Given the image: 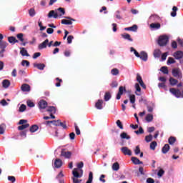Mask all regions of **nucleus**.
<instances>
[{"label":"nucleus","mask_w":183,"mask_h":183,"mask_svg":"<svg viewBox=\"0 0 183 183\" xmlns=\"http://www.w3.org/2000/svg\"><path fill=\"white\" fill-rule=\"evenodd\" d=\"M169 42V37L166 35L160 36L158 39L159 46H165Z\"/></svg>","instance_id":"f257e3e1"},{"label":"nucleus","mask_w":183,"mask_h":183,"mask_svg":"<svg viewBox=\"0 0 183 183\" xmlns=\"http://www.w3.org/2000/svg\"><path fill=\"white\" fill-rule=\"evenodd\" d=\"M172 74L173 75V76H174V78H182V72L181 71V69L178 68L173 69L172 70Z\"/></svg>","instance_id":"f03ea898"},{"label":"nucleus","mask_w":183,"mask_h":183,"mask_svg":"<svg viewBox=\"0 0 183 183\" xmlns=\"http://www.w3.org/2000/svg\"><path fill=\"white\" fill-rule=\"evenodd\" d=\"M66 19H62L61 20V24L63 25H72V21L74 22L75 19L69 17V16H64ZM69 19V20H66Z\"/></svg>","instance_id":"7ed1b4c3"},{"label":"nucleus","mask_w":183,"mask_h":183,"mask_svg":"<svg viewBox=\"0 0 183 183\" xmlns=\"http://www.w3.org/2000/svg\"><path fill=\"white\" fill-rule=\"evenodd\" d=\"M72 155V152H66L65 149H62L61 152V157H64V158L69 159L71 158V156Z\"/></svg>","instance_id":"20e7f679"},{"label":"nucleus","mask_w":183,"mask_h":183,"mask_svg":"<svg viewBox=\"0 0 183 183\" xmlns=\"http://www.w3.org/2000/svg\"><path fill=\"white\" fill-rule=\"evenodd\" d=\"M121 151L122 154H124V155H129V157L132 155V151H131V149H129L127 147H122Z\"/></svg>","instance_id":"39448f33"},{"label":"nucleus","mask_w":183,"mask_h":183,"mask_svg":"<svg viewBox=\"0 0 183 183\" xmlns=\"http://www.w3.org/2000/svg\"><path fill=\"white\" fill-rule=\"evenodd\" d=\"M48 107V102L46 101L41 99L39 102V108L40 109H45Z\"/></svg>","instance_id":"423d86ee"},{"label":"nucleus","mask_w":183,"mask_h":183,"mask_svg":"<svg viewBox=\"0 0 183 183\" xmlns=\"http://www.w3.org/2000/svg\"><path fill=\"white\" fill-rule=\"evenodd\" d=\"M21 89L23 92H29V91H31V86L28 84H23L21 86Z\"/></svg>","instance_id":"0eeeda50"},{"label":"nucleus","mask_w":183,"mask_h":183,"mask_svg":"<svg viewBox=\"0 0 183 183\" xmlns=\"http://www.w3.org/2000/svg\"><path fill=\"white\" fill-rule=\"evenodd\" d=\"M173 56L175 59H182L183 58V51H177L174 52Z\"/></svg>","instance_id":"6e6552de"},{"label":"nucleus","mask_w":183,"mask_h":183,"mask_svg":"<svg viewBox=\"0 0 183 183\" xmlns=\"http://www.w3.org/2000/svg\"><path fill=\"white\" fill-rule=\"evenodd\" d=\"M139 58H140L142 61L147 62V61H148V54L145 51H141L140 56Z\"/></svg>","instance_id":"1a4fd4ad"},{"label":"nucleus","mask_w":183,"mask_h":183,"mask_svg":"<svg viewBox=\"0 0 183 183\" xmlns=\"http://www.w3.org/2000/svg\"><path fill=\"white\" fill-rule=\"evenodd\" d=\"M124 31H132V32H137V31H138V26L134 24L132 26L126 27L124 28Z\"/></svg>","instance_id":"9d476101"},{"label":"nucleus","mask_w":183,"mask_h":183,"mask_svg":"<svg viewBox=\"0 0 183 183\" xmlns=\"http://www.w3.org/2000/svg\"><path fill=\"white\" fill-rule=\"evenodd\" d=\"M103 104H104V100H102V99H99V100L97 101V102H96V104H95V108H97V109H102V108H103V107H102Z\"/></svg>","instance_id":"9b49d317"},{"label":"nucleus","mask_w":183,"mask_h":183,"mask_svg":"<svg viewBox=\"0 0 183 183\" xmlns=\"http://www.w3.org/2000/svg\"><path fill=\"white\" fill-rule=\"evenodd\" d=\"M132 162H133L134 165H141L143 164V162H141L139 159H138V157H132Z\"/></svg>","instance_id":"f8f14e48"},{"label":"nucleus","mask_w":183,"mask_h":183,"mask_svg":"<svg viewBox=\"0 0 183 183\" xmlns=\"http://www.w3.org/2000/svg\"><path fill=\"white\" fill-rule=\"evenodd\" d=\"M33 65L34 68H37V69H39L40 71H44V69H45V64L34 63Z\"/></svg>","instance_id":"ddd939ff"},{"label":"nucleus","mask_w":183,"mask_h":183,"mask_svg":"<svg viewBox=\"0 0 183 183\" xmlns=\"http://www.w3.org/2000/svg\"><path fill=\"white\" fill-rule=\"evenodd\" d=\"M52 16L56 19V18H58V13H55L54 10L50 11L48 14V18H52Z\"/></svg>","instance_id":"4468645a"},{"label":"nucleus","mask_w":183,"mask_h":183,"mask_svg":"<svg viewBox=\"0 0 183 183\" xmlns=\"http://www.w3.org/2000/svg\"><path fill=\"white\" fill-rule=\"evenodd\" d=\"M49 42V40L46 39L44 41L39 45V49H44L46 48V44Z\"/></svg>","instance_id":"2eb2a0df"},{"label":"nucleus","mask_w":183,"mask_h":183,"mask_svg":"<svg viewBox=\"0 0 183 183\" xmlns=\"http://www.w3.org/2000/svg\"><path fill=\"white\" fill-rule=\"evenodd\" d=\"M122 36L124 38V39H127V41H129L130 42H132V41H134V39H132V38H131V35L128 33H124V34H122Z\"/></svg>","instance_id":"dca6fc26"},{"label":"nucleus","mask_w":183,"mask_h":183,"mask_svg":"<svg viewBox=\"0 0 183 183\" xmlns=\"http://www.w3.org/2000/svg\"><path fill=\"white\" fill-rule=\"evenodd\" d=\"M8 41L10 44H13V45L19 42V41H18L14 36L8 37Z\"/></svg>","instance_id":"f3484780"},{"label":"nucleus","mask_w":183,"mask_h":183,"mask_svg":"<svg viewBox=\"0 0 183 183\" xmlns=\"http://www.w3.org/2000/svg\"><path fill=\"white\" fill-rule=\"evenodd\" d=\"M58 120H52V121H46L43 124L44 125H49V124H53L55 127H58Z\"/></svg>","instance_id":"a211bd4d"},{"label":"nucleus","mask_w":183,"mask_h":183,"mask_svg":"<svg viewBox=\"0 0 183 183\" xmlns=\"http://www.w3.org/2000/svg\"><path fill=\"white\" fill-rule=\"evenodd\" d=\"M171 147H169V144H166L162 149V154H167L168 151H169Z\"/></svg>","instance_id":"6ab92c4d"},{"label":"nucleus","mask_w":183,"mask_h":183,"mask_svg":"<svg viewBox=\"0 0 183 183\" xmlns=\"http://www.w3.org/2000/svg\"><path fill=\"white\" fill-rule=\"evenodd\" d=\"M55 168H61L62 167V160L56 159L54 162Z\"/></svg>","instance_id":"aec40b11"},{"label":"nucleus","mask_w":183,"mask_h":183,"mask_svg":"<svg viewBox=\"0 0 183 183\" xmlns=\"http://www.w3.org/2000/svg\"><path fill=\"white\" fill-rule=\"evenodd\" d=\"M46 112H50V114H56V108L54 106L49 107Z\"/></svg>","instance_id":"412c9836"},{"label":"nucleus","mask_w":183,"mask_h":183,"mask_svg":"<svg viewBox=\"0 0 183 183\" xmlns=\"http://www.w3.org/2000/svg\"><path fill=\"white\" fill-rule=\"evenodd\" d=\"M72 174L74 178H81L82 177V175L79 174L78 172V169L76 168L73 169Z\"/></svg>","instance_id":"4be33fe9"},{"label":"nucleus","mask_w":183,"mask_h":183,"mask_svg":"<svg viewBox=\"0 0 183 183\" xmlns=\"http://www.w3.org/2000/svg\"><path fill=\"white\" fill-rule=\"evenodd\" d=\"M150 28H152L153 29H159V28H161V24H159V23H152L150 24Z\"/></svg>","instance_id":"5701e85b"},{"label":"nucleus","mask_w":183,"mask_h":183,"mask_svg":"<svg viewBox=\"0 0 183 183\" xmlns=\"http://www.w3.org/2000/svg\"><path fill=\"white\" fill-rule=\"evenodd\" d=\"M120 137L122 139H131V136L128 135V134L125 133V132L121 133Z\"/></svg>","instance_id":"b1692460"},{"label":"nucleus","mask_w":183,"mask_h":183,"mask_svg":"<svg viewBox=\"0 0 183 183\" xmlns=\"http://www.w3.org/2000/svg\"><path fill=\"white\" fill-rule=\"evenodd\" d=\"M3 88H9V85H11V81L8 79H4L2 81Z\"/></svg>","instance_id":"393cba45"},{"label":"nucleus","mask_w":183,"mask_h":183,"mask_svg":"<svg viewBox=\"0 0 183 183\" xmlns=\"http://www.w3.org/2000/svg\"><path fill=\"white\" fill-rule=\"evenodd\" d=\"M26 128H29V124L28 123L18 127L19 131H24V129H26Z\"/></svg>","instance_id":"a878e982"},{"label":"nucleus","mask_w":183,"mask_h":183,"mask_svg":"<svg viewBox=\"0 0 183 183\" xmlns=\"http://www.w3.org/2000/svg\"><path fill=\"white\" fill-rule=\"evenodd\" d=\"M161 50L160 49H155L154 51L153 55L154 56V58H159V56H161Z\"/></svg>","instance_id":"bb28decb"},{"label":"nucleus","mask_w":183,"mask_h":183,"mask_svg":"<svg viewBox=\"0 0 183 183\" xmlns=\"http://www.w3.org/2000/svg\"><path fill=\"white\" fill-rule=\"evenodd\" d=\"M39 129V127H38V125L36 124H34V125H32L31 127H30V132L31 133H34V132H36V131Z\"/></svg>","instance_id":"cd10ccee"},{"label":"nucleus","mask_w":183,"mask_h":183,"mask_svg":"<svg viewBox=\"0 0 183 183\" xmlns=\"http://www.w3.org/2000/svg\"><path fill=\"white\" fill-rule=\"evenodd\" d=\"M169 84L170 85H172V86L177 85V84H178V81L175 79H174V77H170L169 78Z\"/></svg>","instance_id":"c85d7f7f"},{"label":"nucleus","mask_w":183,"mask_h":183,"mask_svg":"<svg viewBox=\"0 0 183 183\" xmlns=\"http://www.w3.org/2000/svg\"><path fill=\"white\" fill-rule=\"evenodd\" d=\"M153 119L154 115H152V114H148L145 117V120L147 121V122H152Z\"/></svg>","instance_id":"c756f323"},{"label":"nucleus","mask_w":183,"mask_h":183,"mask_svg":"<svg viewBox=\"0 0 183 183\" xmlns=\"http://www.w3.org/2000/svg\"><path fill=\"white\" fill-rule=\"evenodd\" d=\"M168 142H169V145H174V144H175V142H177V138L174 137H170L168 139Z\"/></svg>","instance_id":"7c9ffc66"},{"label":"nucleus","mask_w":183,"mask_h":183,"mask_svg":"<svg viewBox=\"0 0 183 183\" xmlns=\"http://www.w3.org/2000/svg\"><path fill=\"white\" fill-rule=\"evenodd\" d=\"M20 54H21L22 56H29V54H28V51L25 49V48H22L20 51Z\"/></svg>","instance_id":"2f4dec72"},{"label":"nucleus","mask_w":183,"mask_h":183,"mask_svg":"<svg viewBox=\"0 0 183 183\" xmlns=\"http://www.w3.org/2000/svg\"><path fill=\"white\" fill-rule=\"evenodd\" d=\"M111 74L112 75L117 76V75H119V70L117 68L112 69L111 70Z\"/></svg>","instance_id":"473e14b6"},{"label":"nucleus","mask_w":183,"mask_h":183,"mask_svg":"<svg viewBox=\"0 0 183 183\" xmlns=\"http://www.w3.org/2000/svg\"><path fill=\"white\" fill-rule=\"evenodd\" d=\"M172 12L171 13V16L174 17L177 16V11H178V7L174 6L172 8Z\"/></svg>","instance_id":"72a5a7b5"},{"label":"nucleus","mask_w":183,"mask_h":183,"mask_svg":"<svg viewBox=\"0 0 183 183\" xmlns=\"http://www.w3.org/2000/svg\"><path fill=\"white\" fill-rule=\"evenodd\" d=\"M57 127H61L64 129H66V124L64 122H61V120H58V126Z\"/></svg>","instance_id":"f704fd0d"},{"label":"nucleus","mask_w":183,"mask_h":183,"mask_svg":"<svg viewBox=\"0 0 183 183\" xmlns=\"http://www.w3.org/2000/svg\"><path fill=\"white\" fill-rule=\"evenodd\" d=\"M160 71L161 72H162L163 74H166V75H168V67L164 66H162L161 69H160Z\"/></svg>","instance_id":"c9c22d12"},{"label":"nucleus","mask_w":183,"mask_h":183,"mask_svg":"<svg viewBox=\"0 0 183 183\" xmlns=\"http://www.w3.org/2000/svg\"><path fill=\"white\" fill-rule=\"evenodd\" d=\"M113 171H118L119 169V163L115 162L112 165Z\"/></svg>","instance_id":"e433bc0d"},{"label":"nucleus","mask_w":183,"mask_h":183,"mask_svg":"<svg viewBox=\"0 0 183 183\" xmlns=\"http://www.w3.org/2000/svg\"><path fill=\"white\" fill-rule=\"evenodd\" d=\"M8 46V43L6 41H0V48L1 49H5Z\"/></svg>","instance_id":"4c0bfd02"},{"label":"nucleus","mask_w":183,"mask_h":183,"mask_svg":"<svg viewBox=\"0 0 183 183\" xmlns=\"http://www.w3.org/2000/svg\"><path fill=\"white\" fill-rule=\"evenodd\" d=\"M111 99V93L107 92L104 94V101H109Z\"/></svg>","instance_id":"58836bf2"},{"label":"nucleus","mask_w":183,"mask_h":183,"mask_svg":"<svg viewBox=\"0 0 183 183\" xmlns=\"http://www.w3.org/2000/svg\"><path fill=\"white\" fill-rule=\"evenodd\" d=\"M177 61L174 58L172 57H169L167 60V65H171V64H175Z\"/></svg>","instance_id":"ea45409f"},{"label":"nucleus","mask_w":183,"mask_h":183,"mask_svg":"<svg viewBox=\"0 0 183 183\" xmlns=\"http://www.w3.org/2000/svg\"><path fill=\"white\" fill-rule=\"evenodd\" d=\"M5 132V124L0 125V135L4 134Z\"/></svg>","instance_id":"a19ab883"},{"label":"nucleus","mask_w":183,"mask_h":183,"mask_svg":"<svg viewBox=\"0 0 183 183\" xmlns=\"http://www.w3.org/2000/svg\"><path fill=\"white\" fill-rule=\"evenodd\" d=\"M130 51H131L132 52H134V54L135 56H137V58H139V56H141V55L139 54V53H138V52L135 50V49H134V47H131V48H130Z\"/></svg>","instance_id":"79ce46f5"},{"label":"nucleus","mask_w":183,"mask_h":183,"mask_svg":"<svg viewBox=\"0 0 183 183\" xmlns=\"http://www.w3.org/2000/svg\"><path fill=\"white\" fill-rule=\"evenodd\" d=\"M57 11L60 12L59 16H62V15H65V9L62 7H59Z\"/></svg>","instance_id":"37998d69"},{"label":"nucleus","mask_w":183,"mask_h":183,"mask_svg":"<svg viewBox=\"0 0 183 183\" xmlns=\"http://www.w3.org/2000/svg\"><path fill=\"white\" fill-rule=\"evenodd\" d=\"M157 142H152L150 144V149H152L153 151H155V148L157 147Z\"/></svg>","instance_id":"c03bdc74"},{"label":"nucleus","mask_w":183,"mask_h":183,"mask_svg":"<svg viewBox=\"0 0 183 183\" xmlns=\"http://www.w3.org/2000/svg\"><path fill=\"white\" fill-rule=\"evenodd\" d=\"M116 124L117 125V127L120 129H124V125L122 124V122H121V120H117L116 122Z\"/></svg>","instance_id":"a18cd8bd"},{"label":"nucleus","mask_w":183,"mask_h":183,"mask_svg":"<svg viewBox=\"0 0 183 183\" xmlns=\"http://www.w3.org/2000/svg\"><path fill=\"white\" fill-rule=\"evenodd\" d=\"M74 128L76 135H81V130H79V127H78L76 123H74Z\"/></svg>","instance_id":"49530a36"},{"label":"nucleus","mask_w":183,"mask_h":183,"mask_svg":"<svg viewBox=\"0 0 183 183\" xmlns=\"http://www.w3.org/2000/svg\"><path fill=\"white\" fill-rule=\"evenodd\" d=\"M16 37L21 41V42H24V34L19 33L16 35Z\"/></svg>","instance_id":"de8ad7c7"},{"label":"nucleus","mask_w":183,"mask_h":183,"mask_svg":"<svg viewBox=\"0 0 183 183\" xmlns=\"http://www.w3.org/2000/svg\"><path fill=\"white\" fill-rule=\"evenodd\" d=\"M129 101L131 104H135V95L134 94L129 95Z\"/></svg>","instance_id":"09e8293b"},{"label":"nucleus","mask_w":183,"mask_h":183,"mask_svg":"<svg viewBox=\"0 0 183 183\" xmlns=\"http://www.w3.org/2000/svg\"><path fill=\"white\" fill-rule=\"evenodd\" d=\"M146 142H151L152 141V134H149L148 136L145 137Z\"/></svg>","instance_id":"8fccbe9b"},{"label":"nucleus","mask_w":183,"mask_h":183,"mask_svg":"<svg viewBox=\"0 0 183 183\" xmlns=\"http://www.w3.org/2000/svg\"><path fill=\"white\" fill-rule=\"evenodd\" d=\"M135 134H137V135H139V134H144V129L142 127H139V130H136L134 131Z\"/></svg>","instance_id":"3c124183"},{"label":"nucleus","mask_w":183,"mask_h":183,"mask_svg":"<svg viewBox=\"0 0 183 183\" xmlns=\"http://www.w3.org/2000/svg\"><path fill=\"white\" fill-rule=\"evenodd\" d=\"M35 9L31 8L29 10V15H30L31 16H35Z\"/></svg>","instance_id":"603ef678"},{"label":"nucleus","mask_w":183,"mask_h":183,"mask_svg":"<svg viewBox=\"0 0 183 183\" xmlns=\"http://www.w3.org/2000/svg\"><path fill=\"white\" fill-rule=\"evenodd\" d=\"M158 87L161 89H166L167 90V85H165V83H159L158 84Z\"/></svg>","instance_id":"864d4df0"},{"label":"nucleus","mask_w":183,"mask_h":183,"mask_svg":"<svg viewBox=\"0 0 183 183\" xmlns=\"http://www.w3.org/2000/svg\"><path fill=\"white\" fill-rule=\"evenodd\" d=\"M21 65H22V66H29V61L22 60Z\"/></svg>","instance_id":"5fc2aeb1"},{"label":"nucleus","mask_w":183,"mask_h":183,"mask_svg":"<svg viewBox=\"0 0 183 183\" xmlns=\"http://www.w3.org/2000/svg\"><path fill=\"white\" fill-rule=\"evenodd\" d=\"M124 91H127V89H125V87L121 86L119 88V92H118V94H124Z\"/></svg>","instance_id":"6e6d98bb"},{"label":"nucleus","mask_w":183,"mask_h":183,"mask_svg":"<svg viewBox=\"0 0 183 183\" xmlns=\"http://www.w3.org/2000/svg\"><path fill=\"white\" fill-rule=\"evenodd\" d=\"M26 109V106L25 104H21L19 107V112H24Z\"/></svg>","instance_id":"4d7b16f0"},{"label":"nucleus","mask_w":183,"mask_h":183,"mask_svg":"<svg viewBox=\"0 0 183 183\" xmlns=\"http://www.w3.org/2000/svg\"><path fill=\"white\" fill-rule=\"evenodd\" d=\"M164 174H165V171H164V169H162L159 170V172H157V175L158 177H159V178H161V177H162Z\"/></svg>","instance_id":"13d9d810"},{"label":"nucleus","mask_w":183,"mask_h":183,"mask_svg":"<svg viewBox=\"0 0 183 183\" xmlns=\"http://www.w3.org/2000/svg\"><path fill=\"white\" fill-rule=\"evenodd\" d=\"M137 81L139 82V84H142V82H144V81L142 80V77L141 76V75H139V74H137Z\"/></svg>","instance_id":"bf43d9fd"},{"label":"nucleus","mask_w":183,"mask_h":183,"mask_svg":"<svg viewBox=\"0 0 183 183\" xmlns=\"http://www.w3.org/2000/svg\"><path fill=\"white\" fill-rule=\"evenodd\" d=\"M27 107H29V108H34V107H35V104L31 100H29L27 101Z\"/></svg>","instance_id":"052dcab7"},{"label":"nucleus","mask_w":183,"mask_h":183,"mask_svg":"<svg viewBox=\"0 0 183 183\" xmlns=\"http://www.w3.org/2000/svg\"><path fill=\"white\" fill-rule=\"evenodd\" d=\"M150 19H152V21H155L159 19V16L157 15V14H153L150 16Z\"/></svg>","instance_id":"680f3d73"},{"label":"nucleus","mask_w":183,"mask_h":183,"mask_svg":"<svg viewBox=\"0 0 183 183\" xmlns=\"http://www.w3.org/2000/svg\"><path fill=\"white\" fill-rule=\"evenodd\" d=\"M72 39H74V36L69 35L67 37V44H72Z\"/></svg>","instance_id":"e2e57ef3"},{"label":"nucleus","mask_w":183,"mask_h":183,"mask_svg":"<svg viewBox=\"0 0 183 183\" xmlns=\"http://www.w3.org/2000/svg\"><path fill=\"white\" fill-rule=\"evenodd\" d=\"M8 180L10 181L11 182L14 183V182H15V181H16V179L14 176H9Z\"/></svg>","instance_id":"0e129e2a"},{"label":"nucleus","mask_w":183,"mask_h":183,"mask_svg":"<svg viewBox=\"0 0 183 183\" xmlns=\"http://www.w3.org/2000/svg\"><path fill=\"white\" fill-rule=\"evenodd\" d=\"M121 11H119V10H117V11H116V18L117 19H122V16H121Z\"/></svg>","instance_id":"69168bd1"},{"label":"nucleus","mask_w":183,"mask_h":183,"mask_svg":"<svg viewBox=\"0 0 183 183\" xmlns=\"http://www.w3.org/2000/svg\"><path fill=\"white\" fill-rule=\"evenodd\" d=\"M111 86L112 88H117V86H118V81H113L112 83H111Z\"/></svg>","instance_id":"338daca9"},{"label":"nucleus","mask_w":183,"mask_h":183,"mask_svg":"<svg viewBox=\"0 0 183 183\" xmlns=\"http://www.w3.org/2000/svg\"><path fill=\"white\" fill-rule=\"evenodd\" d=\"M56 81H59V82L56 83V86H61V82H62V79H59V77H56Z\"/></svg>","instance_id":"774afa93"}]
</instances>
